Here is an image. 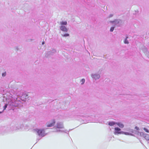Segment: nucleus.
Returning a JSON list of instances; mask_svg holds the SVG:
<instances>
[{
	"label": "nucleus",
	"mask_w": 149,
	"mask_h": 149,
	"mask_svg": "<svg viewBox=\"0 0 149 149\" xmlns=\"http://www.w3.org/2000/svg\"><path fill=\"white\" fill-rule=\"evenodd\" d=\"M17 98L13 96L9 92H7L3 95V100L4 102H7V103L3 107V111L7 108L8 106H9L10 107H16L17 106Z\"/></svg>",
	"instance_id": "f257e3e1"
},
{
	"label": "nucleus",
	"mask_w": 149,
	"mask_h": 149,
	"mask_svg": "<svg viewBox=\"0 0 149 149\" xmlns=\"http://www.w3.org/2000/svg\"><path fill=\"white\" fill-rule=\"evenodd\" d=\"M23 126H24L22 124H19L18 125L12 126L10 127H8L5 129L4 133L3 134H4L5 133H9L18 130H22L23 128Z\"/></svg>",
	"instance_id": "f03ea898"
},
{
	"label": "nucleus",
	"mask_w": 149,
	"mask_h": 149,
	"mask_svg": "<svg viewBox=\"0 0 149 149\" xmlns=\"http://www.w3.org/2000/svg\"><path fill=\"white\" fill-rule=\"evenodd\" d=\"M34 132L36 134L43 137L46 135L44 129H36L34 130Z\"/></svg>",
	"instance_id": "7ed1b4c3"
},
{
	"label": "nucleus",
	"mask_w": 149,
	"mask_h": 149,
	"mask_svg": "<svg viewBox=\"0 0 149 149\" xmlns=\"http://www.w3.org/2000/svg\"><path fill=\"white\" fill-rule=\"evenodd\" d=\"M54 127L55 128L56 130H55L54 132H64V131L60 129H63L64 128L63 124L62 123L58 122H57L55 126Z\"/></svg>",
	"instance_id": "20e7f679"
},
{
	"label": "nucleus",
	"mask_w": 149,
	"mask_h": 149,
	"mask_svg": "<svg viewBox=\"0 0 149 149\" xmlns=\"http://www.w3.org/2000/svg\"><path fill=\"white\" fill-rule=\"evenodd\" d=\"M67 22L66 21H62L60 22V24L61 26H60V30L64 32H67L68 31V29L64 26L67 25Z\"/></svg>",
	"instance_id": "39448f33"
},
{
	"label": "nucleus",
	"mask_w": 149,
	"mask_h": 149,
	"mask_svg": "<svg viewBox=\"0 0 149 149\" xmlns=\"http://www.w3.org/2000/svg\"><path fill=\"white\" fill-rule=\"evenodd\" d=\"M120 128L118 127H116L115 128V132L114 134H124L126 135H132V134L128 132H124L120 131Z\"/></svg>",
	"instance_id": "423d86ee"
},
{
	"label": "nucleus",
	"mask_w": 149,
	"mask_h": 149,
	"mask_svg": "<svg viewBox=\"0 0 149 149\" xmlns=\"http://www.w3.org/2000/svg\"><path fill=\"white\" fill-rule=\"evenodd\" d=\"M92 78L94 79L95 80L99 79L100 77V75L97 73L92 74L91 75Z\"/></svg>",
	"instance_id": "0eeeda50"
},
{
	"label": "nucleus",
	"mask_w": 149,
	"mask_h": 149,
	"mask_svg": "<svg viewBox=\"0 0 149 149\" xmlns=\"http://www.w3.org/2000/svg\"><path fill=\"white\" fill-rule=\"evenodd\" d=\"M55 123V121L54 119L52 120L49 124H47V126L48 127H51L53 126Z\"/></svg>",
	"instance_id": "6e6552de"
},
{
	"label": "nucleus",
	"mask_w": 149,
	"mask_h": 149,
	"mask_svg": "<svg viewBox=\"0 0 149 149\" xmlns=\"http://www.w3.org/2000/svg\"><path fill=\"white\" fill-rule=\"evenodd\" d=\"M111 22L113 24L116 25L119 23V21L118 20H116L114 21H111Z\"/></svg>",
	"instance_id": "1a4fd4ad"
},
{
	"label": "nucleus",
	"mask_w": 149,
	"mask_h": 149,
	"mask_svg": "<svg viewBox=\"0 0 149 149\" xmlns=\"http://www.w3.org/2000/svg\"><path fill=\"white\" fill-rule=\"evenodd\" d=\"M143 137H144L146 140H149V135L144 134V135Z\"/></svg>",
	"instance_id": "9d476101"
},
{
	"label": "nucleus",
	"mask_w": 149,
	"mask_h": 149,
	"mask_svg": "<svg viewBox=\"0 0 149 149\" xmlns=\"http://www.w3.org/2000/svg\"><path fill=\"white\" fill-rule=\"evenodd\" d=\"M128 37V36H127L124 40V42L125 44H128L129 43V42L128 40H127V38Z\"/></svg>",
	"instance_id": "9b49d317"
},
{
	"label": "nucleus",
	"mask_w": 149,
	"mask_h": 149,
	"mask_svg": "<svg viewBox=\"0 0 149 149\" xmlns=\"http://www.w3.org/2000/svg\"><path fill=\"white\" fill-rule=\"evenodd\" d=\"M137 134L138 135L143 137L144 135V133L143 132H137Z\"/></svg>",
	"instance_id": "f8f14e48"
},
{
	"label": "nucleus",
	"mask_w": 149,
	"mask_h": 149,
	"mask_svg": "<svg viewBox=\"0 0 149 149\" xmlns=\"http://www.w3.org/2000/svg\"><path fill=\"white\" fill-rule=\"evenodd\" d=\"M116 124L120 128H123L124 127L123 124L120 123H117Z\"/></svg>",
	"instance_id": "ddd939ff"
},
{
	"label": "nucleus",
	"mask_w": 149,
	"mask_h": 149,
	"mask_svg": "<svg viewBox=\"0 0 149 149\" xmlns=\"http://www.w3.org/2000/svg\"><path fill=\"white\" fill-rule=\"evenodd\" d=\"M117 123H115L113 121L110 122L109 123V125L110 126H112L113 125H114L116 124Z\"/></svg>",
	"instance_id": "4468645a"
},
{
	"label": "nucleus",
	"mask_w": 149,
	"mask_h": 149,
	"mask_svg": "<svg viewBox=\"0 0 149 149\" xmlns=\"http://www.w3.org/2000/svg\"><path fill=\"white\" fill-rule=\"evenodd\" d=\"M74 118H76V119H77V117L79 116H81V114H80L79 113H76L75 114H74Z\"/></svg>",
	"instance_id": "2eb2a0df"
},
{
	"label": "nucleus",
	"mask_w": 149,
	"mask_h": 149,
	"mask_svg": "<svg viewBox=\"0 0 149 149\" xmlns=\"http://www.w3.org/2000/svg\"><path fill=\"white\" fill-rule=\"evenodd\" d=\"M81 82H82L81 83V85H83L85 83V79H82L81 80Z\"/></svg>",
	"instance_id": "dca6fc26"
},
{
	"label": "nucleus",
	"mask_w": 149,
	"mask_h": 149,
	"mask_svg": "<svg viewBox=\"0 0 149 149\" xmlns=\"http://www.w3.org/2000/svg\"><path fill=\"white\" fill-rule=\"evenodd\" d=\"M70 36L69 34L68 33H66L64 35H62V36L63 37H67V36Z\"/></svg>",
	"instance_id": "f3484780"
},
{
	"label": "nucleus",
	"mask_w": 149,
	"mask_h": 149,
	"mask_svg": "<svg viewBox=\"0 0 149 149\" xmlns=\"http://www.w3.org/2000/svg\"><path fill=\"white\" fill-rule=\"evenodd\" d=\"M114 27H111V28H110V32H112L114 30Z\"/></svg>",
	"instance_id": "a211bd4d"
},
{
	"label": "nucleus",
	"mask_w": 149,
	"mask_h": 149,
	"mask_svg": "<svg viewBox=\"0 0 149 149\" xmlns=\"http://www.w3.org/2000/svg\"><path fill=\"white\" fill-rule=\"evenodd\" d=\"M6 72H4L2 74V76L3 77H5L6 76Z\"/></svg>",
	"instance_id": "6ab92c4d"
},
{
	"label": "nucleus",
	"mask_w": 149,
	"mask_h": 149,
	"mask_svg": "<svg viewBox=\"0 0 149 149\" xmlns=\"http://www.w3.org/2000/svg\"><path fill=\"white\" fill-rule=\"evenodd\" d=\"M144 130H145V132H147L148 133L149 132V130L147 129L146 128H143Z\"/></svg>",
	"instance_id": "aec40b11"
},
{
	"label": "nucleus",
	"mask_w": 149,
	"mask_h": 149,
	"mask_svg": "<svg viewBox=\"0 0 149 149\" xmlns=\"http://www.w3.org/2000/svg\"><path fill=\"white\" fill-rule=\"evenodd\" d=\"M113 16V15L112 14H110L109 16V18H110L111 17H112Z\"/></svg>",
	"instance_id": "412c9836"
},
{
	"label": "nucleus",
	"mask_w": 149,
	"mask_h": 149,
	"mask_svg": "<svg viewBox=\"0 0 149 149\" xmlns=\"http://www.w3.org/2000/svg\"><path fill=\"white\" fill-rule=\"evenodd\" d=\"M52 52L54 53H55L56 52V50L55 49H54L52 50Z\"/></svg>",
	"instance_id": "4be33fe9"
},
{
	"label": "nucleus",
	"mask_w": 149,
	"mask_h": 149,
	"mask_svg": "<svg viewBox=\"0 0 149 149\" xmlns=\"http://www.w3.org/2000/svg\"><path fill=\"white\" fill-rule=\"evenodd\" d=\"M135 129L137 130H139V128L137 127H135Z\"/></svg>",
	"instance_id": "5701e85b"
},
{
	"label": "nucleus",
	"mask_w": 149,
	"mask_h": 149,
	"mask_svg": "<svg viewBox=\"0 0 149 149\" xmlns=\"http://www.w3.org/2000/svg\"><path fill=\"white\" fill-rule=\"evenodd\" d=\"M40 139H37L36 140V141H37V142Z\"/></svg>",
	"instance_id": "b1692460"
},
{
	"label": "nucleus",
	"mask_w": 149,
	"mask_h": 149,
	"mask_svg": "<svg viewBox=\"0 0 149 149\" xmlns=\"http://www.w3.org/2000/svg\"><path fill=\"white\" fill-rule=\"evenodd\" d=\"M45 43V42L44 41L42 42V45H43Z\"/></svg>",
	"instance_id": "393cba45"
},
{
	"label": "nucleus",
	"mask_w": 149,
	"mask_h": 149,
	"mask_svg": "<svg viewBox=\"0 0 149 149\" xmlns=\"http://www.w3.org/2000/svg\"><path fill=\"white\" fill-rule=\"evenodd\" d=\"M2 112H3V111H2V112H1V111H0V114Z\"/></svg>",
	"instance_id": "a878e982"
},
{
	"label": "nucleus",
	"mask_w": 149,
	"mask_h": 149,
	"mask_svg": "<svg viewBox=\"0 0 149 149\" xmlns=\"http://www.w3.org/2000/svg\"><path fill=\"white\" fill-rule=\"evenodd\" d=\"M148 57L149 58V52H148Z\"/></svg>",
	"instance_id": "bb28decb"
}]
</instances>
